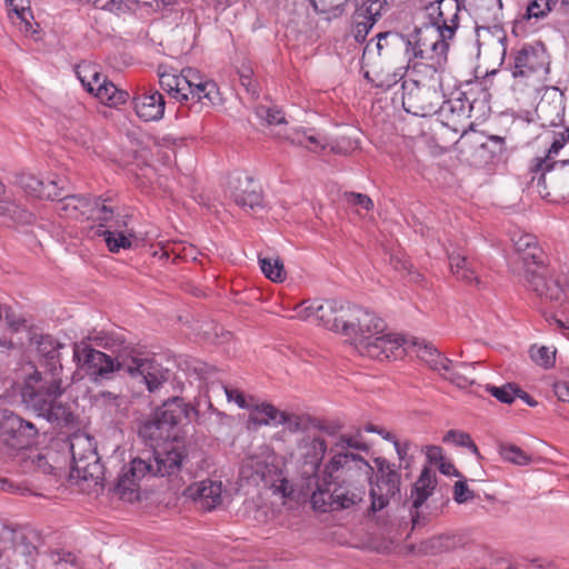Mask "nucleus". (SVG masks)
I'll return each instance as SVG.
<instances>
[{
  "mask_svg": "<svg viewBox=\"0 0 569 569\" xmlns=\"http://www.w3.org/2000/svg\"><path fill=\"white\" fill-rule=\"evenodd\" d=\"M470 108L468 109L463 101L457 100H445L438 108L436 114H438L441 123L453 131H459V127L469 114Z\"/></svg>",
  "mask_w": 569,
  "mask_h": 569,
  "instance_id": "29",
  "label": "nucleus"
},
{
  "mask_svg": "<svg viewBox=\"0 0 569 569\" xmlns=\"http://www.w3.org/2000/svg\"><path fill=\"white\" fill-rule=\"evenodd\" d=\"M536 112L543 127H556L562 123L565 104L562 93L558 88H552L537 104Z\"/></svg>",
  "mask_w": 569,
  "mask_h": 569,
  "instance_id": "22",
  "label": "nucleus"
},
{
  "mask_svg": "<svg viewBox=\"0 0 569 569\" xmlns=\"http://www.w3.org/2000/svg\"><path fill=\"white\" fill-rule=\"evenodd\" d=\"M447 54L430 56L427 60L417 59L408 64L416 77L407 81L418 86L442 89L443 73L447 67Z\"/></svg>",
  "mask_w": 569,
  "mask_h": 569,
  "instance_id": "15",
  "label": "nucleus"
},
{
  "mask_svg": "<svg viewBox=\"0 0 569 569\" xmlns=\"http://www.w3.org/2000/svg\"><path fill=\"white\" fill-rule=\"evenodd\" d=\"M481 149L491 154L492 161H499L507 152L505 138L500 136H490L488 140L481 144Z\"/></svg>",
  "mask_w": 569,
  "mask_h": 569,
  "instance_id": "46",
  "label": "nucleus"
},
{
  "mask_svg": "<svg viewBox=\"0 0 569 569\" xmlns=\"http://www.w3.org/2000/svg\"><path fill=\"white\" fill-rule=\"evenodd\" d=\"M518 386L515 383H506L501 387L488 386L487 390L492 397L503 403H511L517 395Z\"/></svg>",
  "mask_w": 569,
  "mask_h": 569,
  "instance_id": "48",
  "label": "nucleus"
},
{
  "mask_svg": "<svg viewBox=\"0 0 569 569\" xmlns=\"http://www.w3.org/2000/svg\"><path fill=\"white\" fill-rule=\"evenodd\" d=\"M93 217L99 221L97 229H110L119 227L118 222L110 223L113 218V209L101 202L100 198L93 199Z\"/></svg>",
  "mask_w": 569,
  "mask_h": 569,
  "instance_id": "42",
  "label": "nucleus"
},
{
  "mask_svg": "<svg viewBox=\"0 0 569 569\" xmlns=\"http://www.w3.org/2000/svg\"><path fill=\"white\" fill-rule=\"evenodd\" d=\"M410 39V60H427L430 56L447 54L449 39L438 36V30L426 23L408 33Z\"/></svg>",
  "mask_w": 569,
  "mask_h": 569,
  "instance_id": "12",
  "label": "nucleus"
},
{
  "mask_svg": "<svg viewBox=\"0 0 569 569\" xmlns=\"http://www.w3.org/2000/svg\"><path fill=\"white\" fill-rule=\"evenodd\" d=\"M132 103L137 116L143 121H156L163 116L166 102L158 91L139 94Z\"/></svg>",
  "mask_w": 569,
  "mask_h": 569,
  "instance_id": "28",
  "label": "nucleus"
},
{
  "mask_svg": "<svg viewBox=\"0 0 569 569\" xmlns=\"http://www.w3.org/2000/svg\"><path fill=\"white\" fill-rule=\"evenodd\" d=\"M138 432L144 441H150L151 443H159L160 441L167 443L179 439L177 431L169 429L166 423L161 425L152 415L140 425Z\"/></svg>",
  "mask_w": 569,
  "mask_h": 569,
  "instance_id": "31",
  "label": "nucleus"
},
{
  "mask_svg": "<svg viewBox=\"0 0 569 569\" xmlns=\"http://www.w3.org/2000/svg\"><path fill=\"white\" fill-rule=\"evenodd\" d=\"M427 459L432 465H438L442 459V449L438 446L426 447Z\"/></svg>",
  "mask_w": 569,
  "mask_h": 569,
  "instance_id": "63",
  "label": "nucleus"
},
{
  "mask_svg": "<svg viewBox=\"0 0 569 569\" xmlns=\"http://www.w3.org/2000/svg\"><path fill=\"white\" fill-rule=\"evenodd\" d=\"M62 446L71 453V480L91 481L94 486L104 487V468L100 462L92 437L84 432H76L63 440Z\"/></svg>",
  "mask_w": 569,
  "mask_h": 569,
  "instance_id": "5",
  "label": "nucleus"
},
{
  "mask_svg": "<svg viewBox=\"0 0 569 569\" xmlns=\"http://www.w3.org/2000/svg\"><path fill=\"white\" fill-rule=\"evenodd\" d=\"M73 360L93 382L111 380L116 373L126 372L137 382L146 385L151 393L158 391L169 378L168 369L154 359L143 358L132 347L117 349L113 356L81 341L73 346Z\"/></svg>",
  "mask_w": 569,
  "mask_h": 569,
  "instance_id": "2",
  "label": "nucleus"
},
{
  "mask_svg": "<svg viewBox=\"0 0 569 569\" xmlns=\"http://www.w3.org/2000/svg\"><path fill=\"white\" fill-rule=\"evenodd\" d=\"M38 428L16 412L0 410V437L3 442L14 449L30 446L38 436Z\"/></svg>",
  "mask_w": 569,
  "mask_h": 569,
  "instance_id": "10",
  "label": "nucleus"
},
{
  "mask_svg": "<svg viewBox=\"0 0 569 569\" xmlns=\"http://www.w3.org/2000/svg\"><path fill=\"white\" fill-rule=\"evenodd\" d=\"M342 198L348 204L352 207H360L366 211H371L373 209V201L367 194L358 192H345Z\"/></svg>",
  "mask_w": 569,
  "mask_h": 569,
  "instance_id": "53",
  "label": "nucleus"
},
{
  "mask_svg": "<svg viewBox=\"0 0 569 569\" xmlns=\"http://www.w3.org/2000/svg\"><path fill=\"white\" fill-rule=\"evenodd\" d=\"M287 415L288 412L279 410L271 403L262 402L256 405L252 412L249 413L248 429H257L270 423L273 426L286 425L280 416Z\"/></svg>",
  "mask_w": 569,
  "mask_h": 569,
  "instance_id": "30",
  "label": "nucleus"
},
{
  "mask_svg": "<svg viewBox=\"0 0 569 569\" xmlns=\"http://www.w3.org/2000/svg\"><path fill=\"white\" fill-rule=\"evenodd\" d=\"M93 93L101 102L110 107L120 106L129 98L127 91L118 89L108 78H103L102 82H99Z\"/></svg>",
  "mask_w": 569,
  "mask_h": 569,
  "instance_id": "33",
  "label": "nucleus"
},
{
  "mask_svg": "<svg viewBox=\"0 0 569 569\" xmlns=\"http://www.w3.org/2000/svg\"><path fill=\"white\" fill-rule=\"evenodd\" d=\"M386 4L387 0H367L360 8L357 9L358 16L373 18L377 22L378 18L381 17V11Z\"/></svg>",
  "mask_w": 569,
  "mask_h": 569,
  "instance_id": "49",
  "label": "nucleus"
},
{
  "mask_svg": "<svg viewBox=\"0 0 569 569\" xmlns=\"http://www.w3.org/2000/svg\"><path fill=\"white\" fill-rule=\"evenodd\" d=\"M412 345L417 347V355L430 369L435 371H443L442 376L451 381H455L451 371L452 361L445 357L433 345L425 340L415 338Z\"/></svg>",
  "mask_w": 569,
  "mask_h": 569,
  "instance_id": "24",
  "label": "nucleus"
},
{
  "mask_svg": "<svg viewBox=\"0 0 569 569\" xmlns=\"http://www.w3.org/2000/svg\"><path fill=\"white\" fill-rule=\"evenodd\" d=\"M222 388L229 401H234L241 409H248L250 412H252L254 406L257 405L254 403V399L252 397L247 399L244 395L238 389L229 388L227 386H222Z\"/></svg>",
  "mask_w": 569,
  "mask_h": 569,
  "instance_id": "51",
  "label": "nucleus"
},
{
  "mask_svg": "<svg viewBox=\"0 0 569 569\" xmlns=\"http://www.w3.org/2000/svg\"><path fill=\"white\" fill-rule=\"evenodd\" d=\"M553 391L559 400L569 402V380L556 382Z\"/></svg>",
  "mask_w": 569,
  "mask_h": 569,
  "instance_id": "62",
  "label": "nucleus"
},
{
  "mask_svg": "<svg viewBox=\"0 0 569 569\" xmlns=\"http://www.w3.org/2000/svg\"><path fill=\"white\" fill-rule=\"evenodd\" d=\"M63 392L61 377L47 376L34 370L24 379L20 398L24 408L37 417L59 426H69L74 422V416L67 405L58 401Z\"/></svg>",
  "mask_w": 569,
  "mask_h": 569,
  "instance_id": "4",
  "label": "nucleus"
},
{
  "mask_svg": "<svg viewBox=\"0 0 569 569\" xmlns=\"http://www.w3.org/2000/svg\"><path fill=\"white\" fill-rule=\"evenodd\" d=\"M437 486L436 471L429 467H425L415 481L411 488L410 499L412 500L410 507V515L412 526L416 527L419 523V511L418 509L432 496Z\"/></svg>",
  "mask_w": 569,
  "mask_h": 569,
  "instance_id": "20",
  "label": "nucleus"
},
{
  "mask_svg": "<svg viewBox=\"0 0 569 569\" xmlns=\"http://www.w3.org/2000/svg\"><path fill=\"white\" fill-rule=\"evenodd\" d=\"M6 323L12 332H19L21 329L26 328L27 321L24 318L17 316L13 312H7Z\"/></svg>",
  "mask_w": 569,
  "mask_h": 569,
  "instance_id": "61",
  "label": "nucleus"
},
{
  "mask_svg": "<svg viewBox=\"0 0 569 569\" xmlns=\"http://www.w3.org/2000/svg\"><path fill=\"white\" fill-rule=\"evenodd\" d=\"M475 498V492L470 490L466 481L459 480L453 486V500L457 503H465Z\"/></svg>",
  "mask_w": 569,
  "mask_h": 569,
  "instance_id": "57",
  "label": "nucleus"
},
{
  "mask_svg": "<svg viewBox=\"0 0 569 569\" xmlns=\"http://www.w3.org/2000/svg\"><path fill=\"white\" fill-rule=\"evenodd\" d=\"M402 89L403 109L418 117L436 114L445 99L443 89H436L433 87L418 86L408 82L402 83Z\"/></svg>",
  "mask_w": 569,
  "mask_h": 569,
  "instance_id": "8",
  "label": "nucleus"
},
{
  "mask_svg": "<svg viewBox=\"0 0 569 569\" xmlns=\"http://www.w3.org/2000/svg\"><path fill=\"white\" fill-rule=\"evenodd\" d=\"M221 482L210 479L189 485L184 495L200 505L206 510L213 509L221 502Z\"/></svg>",
  "mask_w": 569,
  "mask_h": 569,
  "instance_id": "25",
  "label": "nucleus"
},
{
  "mask_svg": "<svg viewBox=\"0 0 569 569\" xmlns=\"http://www.w3.org/2000/svg\"><path fill=\"white\" fill-rule=\"evenodd\" d=\"M256 114L266 124L273 126L274 132L279 129L286 130L287 128H282V126L287 124L286 118L280 109L276 107H267V106H258L256 108Z\"/></svg>",
  "mask_w": 569,
  "mask_h": 569,
  "instance_id": "38",
  "label": "nucleus"
},
{
  "mask_svg": "<svg viewBox=\"0 0 569 569\" xmlns=\"http://www.w3.org/2000/svg\"><path fill=\"white\" fill-rule=\"evenodd\" d=\"M376 21L373 18H368L366 16H358V11L356 10L353 16V29L352 34L355 40L358 43H362L366 41V38L372 27L375 26Z\"/></svg>",
  "mask_w": 569,
  "mask_h": 569,
  "instance_id": "44",
  "label": "nucleus"
},
{
  "mask_svg": "<svg viewBox=\"0 0 569 569\" xmlns=\"http://www.w3.org/2000/svg\"><path fill=\"white\" fill-rule=\"evenodd\" d=\"M535 49L532 47H523L521 48L516 57H515V70H513V76L515 77H518V76H523L526 73L525 69H528L529 71H533L535 70V66H533V62H532V58L535 57Z\"/></svg>",
  "mask_w": 569,
  "mask_h": 569,
  "instance_id": "43",
  "label": "nucleus"
},
{
  "mask_svg": "<svg viewBox=\"0 0 569 569\" xmlns=\"http://www.w3.org/2000/svg\"><path fill=\"white\" fill-rule=\"evenodd\" d=\"M197 76V70L187 68L183 69L181 74L178 77L179 86L174 91V98L178 100H188L192 90L190 89V77Z\"/></svg>",
  "mask_w": 569,
  "mask_h": 569,
  "instance_id": "47",
  "label": "nucleus"
},
{
  "mask_svg": "<svg viewBox=\"0 0 569 569\" xmlns=\"http://www.w3.org/2000/svg\"><path fill=\"white\" fill-rule=\"evenodd\" d=\"M28 340L31 346H34L40 365L44 368L42 373L61 377L62 365L60 349H62L64 345L56 340L51 335L38 333L36 331L29 332Z\"/></svg>",
  "mask_w": 569,
  "mask_h": 569,
  "instance_id": "14",
  "label": "nucleus"
},
{
  "mask_svg": "<svg viewBox=\"0 0 569 569\" xmlns=\"http://www.w3.org/2000/svg\"><path fill=\"white\" fill-rule=\"evenodd\" d=\"M350 305L336 300H328L317 306L300 307L298 317L307 319L315 316L316 319L327 329L345 333L348 311Z\"/></svg>",
  "mask_w": 569,
  "mask_h": 569,
  "instance_id": "13",
  "label": "nucleus"
},
{
  "mask_svg": "<svg viewBox=\"0 0 569 569\" xmlns=\"http://www.w3.org/2000/svg\"><path fill=\"white\" fill-rule=\"evenodd\" d=\"M94 234L100 236L106 241L108 249L111 252H119L120 249H128L131 247V239L127 237L122 231L110 229H96Z\"/></svg>",
  "mask_w": 569,
  "mask_h": 569,
  "instance_id": "35",
  "label": "nucleus"
},
{
  "mask_svg": "<svg viewBox=\"0 0 569 569\" xmlns=\"http://www.w3.org/2000/svg\"><path fill=\"white\" fill-rule=\"evenodd\" d=\"M390 263L396 270L408 272V274H410L412 277V280L416 282L420 281L422 278V276L419 272L412 271V264L405 257L392 254L390 257Z\"/></svg>",
  "mask_w": 569,
  "mask_h": 569,
  "instance_id": "56",
  "label": "nucleus"
},
{
  "mask_svg": "<svg viewBox=\"0 0 569 569\" xmlns=\"http://www.w3.org/2000/svg\"><path fill=\"white\" fill-rule=\"evenodd\" d=\"M159 82L161 88L169 94L174 96V91L179 86V74L169 72L166 68L159 67L158 69Z\"/></svg>",
  "mask_w": 569,
  "mask_h": 569,
  "instance_id": "54",
  "label": "nucleus"
},
{
  "mask_svg": "<svg viewBox=\"0 0 569 569\" xmlns=\"http://www.w3.org/2000/svg\"><path fill=\"white\" fill-rule=\"evenodd\" d=\"M60 182H64V178L56 177L51 180L44 182L32 173H21L17 178V183L28 194L39 198V199H48L56 200L57 197L62 194L64 190V186L60 187V191H51L50 187H58Z\"/></svg>",
  "mask_w": 569,
  "mask_h": 569,
  "instance_id": "23",
  "label": "nucleus"
},
{
  "mask_svg": "<svg viewBox=\"0 0 569 569\" xmlns=\"http://www.w3.org/2000/svg\"><path fill=\"white\" fill-rule=\"evenodd\" d=\"M299 449L302 450L303 459L300 488L305 495H309V491L312 488H318V483L321 481L318 471L327 451V443L321 438L307 436L300 440Z\"/></svg>",
  "mask_w": 569,
  "mask_h": 569,
  "instance_id": "9",
  "label": "nucleus"
},
{
  "mask_svg": "<svg viewBox=\"0 0 569 569\" xmlns=\"http://www.w3.org/2000/svg\"><path fill=\"white\" fill-rule=\"evenodd\" d=\"M558 3V0H532L526 12V18L540 19L546 17Z\"/></svg>",
  "mask_w": 569,
  "mask_h": 569,
  "instance_id": "45",
  "label": "nucleus"
},
{
  "mask_svg": "<svg viewBox=\"0 0 569 569\" xmlns=\"http://www.w3.org/2000/svg\"><path fill=\"white\" fill-rule=\"evenodd\" d=\"M262 273L273 282H282L286 279V270L280 258L259 257Z\"/></svg>",
  "mask_w": 569,
  "mask_h": 569,
  "instance_id": "36",
  "label": "nucleus"
},
{
  "mask_svg": "<svg viewBox=\"0 0 569 569\" xmlns=\"http://www.w3.org/2000/svg\"><path fill=\"white\" fill-rule=\"evenodd\" d=\"M375 463L377 467L376 479L372 480V475H370L367 481L370 482L371 488L369 491V496L371 499L370 507L368 509L369 513H376L382 509H385L391 498H395L400 493V485H401V475L396 469L395 465H391L385 458H376Z\"/></svg>",
  "mask_w": 569,
  "mask_h": 569,
  "instance_id": "6",
  "label": "nucleus"
},
{
  "mask_svg": "<svg viewBox=\"0 0 569 569\" xmlns=\"http://www.w3.org/2000/svg\"><path fill=\"white\" fill-rule=\"evenodd\" d=\"M555 351H551L547 347H532L530 349V357L531 359L539 366L542 367H550L555 362Z\"/></svg>",
  "mask_w": 569,
  "mask_h": 569,
  "instance_id": "50",
  "label": "nucleus"
},
{
  "mask_svg": "<svg viewBox=\"0 0 569 569\" xmlns=\"http://www.w3.org/2000/svg\"><path fill=\"white\" fill-rule=\"evenodd\" d=\"M8 9L13 12L17 18L23 23L26 32H36L32 29L31 20L33 19L32 11L29 7V0H6Z\"/></svg>",
  "mask_w": 569,
  "mask_h": 569,
  "instance_id": "37",
  "label": "nucleus"
},
{
  "mask_svg": "<svg viewBox=\"0 0 569 569\" xmlns=\"http://www.w3.org/2000/svg\"><path fill=\"white\" fill-rule=\"evenodd\" d=\"M58 200L57 211L67 217L79 219L81 217H93V200L80 194H71L69 191H62V194L56 198Z\"/></svg>",
  "mask_w": 569,
  "mask_h": 569,
  "instance_id": "26",
  "label": "nucleus"
},
{
  "mask_svg": "<svg viewBox=\"0 0 569 569\" xmlns=\"http://www.w3.org/2000/svg\"><path fill=\"white\" fill-rule=\"evenodd\" d=\"M203 452L180 439L163 443L147 458L137 457L122 468L111 490L121 500L139 498V482L144 478L168 477L177 486L186 485L203 469Z\"/></svg>",
  "mask_w": 569,
  "mask_h": 569,
  "instance_id": "1",
  "label": "nucleus"
},
{
  "mask_svg": "<svg viewBox=\"0 0 569 569\" xmlns=\"http://www.w3.org/2000/svg\"><path fill=\"white\" fill-rule=\"evenodd\" d=\"M377 43L375 49L379 57L387 60H403L407 66L412 61L410 60V39L408 34H402L397 31L380 32L377 34Z\"/></svg>",
  "mask_w": 569,
  "mask_h": 569,
  "instance_id": "17",
  "label": "nucleus"
},
{
  "mask_svg": "<svg viewBox=\"0 0 569 569\" xmlns=\"http://www.w3.org/2000/svg\"><path fill=\"white\" fill-rule=\"evenodd\" d=\"M229 191L234 203L241 208L256 209L262 206V193L249 176H237L229 180Z\"/></svg>",
  "mask_w": 569,
  "mask_h": 569,
  "instance_id": "19",
  "label": "nucleus"
},
{
  "mask_svg": "<svg viewBox=\"0 0 569 569\" xmlns=\"http://www.w3.org/2000/svg\"><path fill=\"white\" fill-rule=\"evenodd\" d=\"M357 351L362 356L373 359H389L396 349L401 346V339L392 338L389 335L360 336L353 343Z\"/></svg>",
  "mask_w": 569,
  "mask_h": 569,
  "instance_id": "18",
  "label": "nucleus"
},
{
  "mask_svg": "<svg viewBox=\"0 0 569 569\" xmlns=\"http://www.w3.org/2000/svg\"><path fill=\"white\" fill-rule=\"evenodd\" d=\"M448 259L451 272L457 277L458 280H461L466 283H476L479 284L480 280L476 274V270L472 266V262L468 259V257L458 249H453L448 252Z\"/></svg>",
  "mask_w": 569,
  "mask_h": 569,
  "instance_id": "32",
  "label": "nucleus"
},
{
  "mask_svg": "<svg viewBox=\"0 0 569 569\" xmlns=\"http://www.w3.org/2000/svg\"><path fill=\"white\" fill-rule=\"evenodd\" d=\"M547 169L558 171L559 176L569 181V159L562 161H556L552 164H547Z\"/></svg>",
  "mask_w": 569,
  "mask_h": 569,
  "instance_id": "64",
  "label": "nucleus"
},
{
  "mask_svg": "<svg viewBox=\"0 0 569 569\" xmlns=\"http://www.w3.org/2000/svg\"><path fill=\"white\" fill-rule=\"evenodd\" d=\"M386 325L382 319L357 306H351L348 311L345 327V336L351 339L353 345L360 336H376L385 331Z\"/></svg>",
  "mask_w": 569,
  "mask_h": 569,
  "instance_id": "16",
  "label": "nucleus"
},
{
  "mask_svg": "<svg viewBox=\"0 0 569 569\" xmlns=\"http://www.w3.org/2000/svg\"><path fill=\"white\" fill-rule=\"evenodd\" d=\"M302 134H306V132L305 131H299V130H291V131H289L288 129H286V130L279 129L277 132L273 133V136H276L279 139L288 140L292 144H296V146H299V147H305V148L316 152L315 148H312L311 146L306 143V139H303Z\"/></svg>",
  "mask_w": 569,
  "mask_h": 569,
  "instance_id": "52",
  "label": "nucleus"
},
{
  "mask_svg": "<svg viewBox=\"0 0 569 569\" xmlns=\"http://www.w3.org/2000/svg\"><path fill=\"white\" fill-rule=\"evenodd\" d=\"M513 242L522 262L523 273L528 269H533L545 263V253L538 246L535 236L529 233L521 234Z\"/></svg>",
  "mask_w": 569,
  "mask_h": 569,
  "instance_id": "27",
  "label": "nucleus"
},
{
  "mask_svg": "<svg viewBox=\"0 0 569 569\" xmlns=\"http://www.w3.org/2000/svg\"><path fill=\"white\" fill-rule=\"evenodd\" d=\"M346 0H310L313 10L320 14H328V19L338 18L345 12Z\"/></svg>",
  "mask_w": 569,
  "mask_h": 569,
  "instance_id": "40",
  "label": "nucleus"
},
{
  "mask_svg": "<svg viewBox=\"0 0 569 569\" xmlns=\"http://www.w3.org/2000/svg\"><path fill=\"white\" fill-rule=\"evenodd\" d=\"M97 347L108 349L114 356V351L120 348L131 347L126 343L121 335L117 332L101 331L91 338Z\"/></svg>",
  "mask_w": 569,
  "mask_h": 569,
  "instance_id": "39",
  "label": "nucleus"
},
{
  "mask_svg": "<svg viewBox=\"0 0 569 569\" xmlns=\"http://www.w3.org/2000/svg\"><path fill=\"white\" fill-rule=\"evenodd\" d=\"M280 418H282V421L286 422L284 426L292 433L302 431L306 429L302 418L298 415L288 413L287 416H280Z\"/></svg>",
  "mask_w": 569,
  "mask_h": 569,
  "instance_id": "58",
  "label": "nucleus"
},
{
  "mask_svg": "<svg viewBox=\"0 0 569 569\" xmlns=\"http://www.w3.org/2000/svg\"><path fill=\"white\" fill-rule=\"evenodd\" d=\"M197 415L198 412L193 407L183 403L182 399L178 397L164 401L162 406L152 413L161 425L166 423L167 427L173 431H177V426L181 422L182 418L190 420L192 416Z\"/></svg>",
  "mask_w": 569,
  "mask_h": 569,
  "instance_id": "21",
  "label": "nucleus"
},
{
  "mask_svg": "<svg viewBox=\"0 0 569 569\" xmlns=\"http://www.w3.org/2000/svg\"><path fill=\"white\" fill-rule=\"evenodd\" d=\"M76 73L88 92L93 93L94 89L107 78L98 70V66L91 62H82L77 66Z\"/></svg>",
  "mask_w": 569,
  "mask_h": 569,
  "instance_id": "34",
  "label": "nucleus"
},
{
  "mask_svg": "<svg viewBox=\"0 0 569 569\" xmlns=\"http://www.w3.org/2000/svg\"><path fill=\"white\" fill-rule=\"evenodd\" d=\"M373 468L357 453H335L325 466L318 488L309 491L315 509L320 511L347 509L361 501L362 488L355 483L365 482Z\"/></svg>",
  "mask_w": 569,
  "mask_h": 569,
  "instance_id": "3",
  "label": "nucleus"
},
{
  "mask_svg": "<svg viewBox=\"0 0 569 569\" xmlns=\"http://www.w3.org/2000/svg\"><path fill=\"white\" fill-rule=\"evenodd\" d=\"M499 455L511 463L526 466L530 462V457L516 445L502 443L498 445Z\"/></svg>",
  "mask_w": 569,
  "mask_h": 569,
  "instance_id": "41",
  "label": "nucleus"
},
{
  "mask_svg": "<svg viewBox=\"0 0 569 569\" xmlns=\"http://www.w3.org/2000/svg\"><path fill=\"white\" fill-rule=\"evenodd\" d=\"M569 142V127L555 136L553 141L549 148L548 156L557 154L563 146Z\"/></svg>",
  "mask_w": 569,
  "mask_h": 569,
  "instance_id": "59",
  "label": "nucleus"
},
{
  "mask_svg": "<svg viewBox=\"0 0 569 569\" xmlns=\"http://www.w3.org/2000/svg\"><path fill=\"white\" fill-rule=\"evenodd\" d=\"M469 439H470V436L463 431L449 430L446 433L443 441H453L457 446L466 448Z\"/></svg>",
  "mask_w": 569,
  "mask_h": 569,
  "instance_id": "60",
  "label": "nucleus"
},
{
  "mask_svg": "<svg viewBox=\"0 0 569 569\" xmlns=\"http://www.w3.org/2000/svg\"><path fill=\"white\" fill-rule=\"evenodd\" d=\"M459 0H438L426 7V14L431 27L438 30V36L451 40L459 28Z\"/></svg>",
  "mask_w": 569,
  "mask_h": 569,
  "instance_id": "11",
  "label": "nucleus"
},
{
  "mask_svg": "<svg viewBox=\"0 0 569 569\" xmlns=\"http://www.w3.org/2000/svg\"><path fill=\"white\" fill-rule=\"evenodd\" d=\"M525 286L543 301L562 305L567 300V279L562 274L550 273L543 264L528 269L523 273Z\"/></svg>",
  "mask_w": 569,
  "mask_h": 569,
  "instance_id": "7",
  "label": "nucleus"
},
{
  "mask_svg": "<svg viewBox=\"0 0 569 569\" xmlns=\"http://www.w3.org/2000/svg\"><path fill=\"white\" fill-rule=\"evenodd\" d=\"M348 448H353L362 451L368 450V446L365 442H360L350 436L342 435L340 436L339 440L335 443V447L331 449V451L337 449L338 451L336 453H350L349 451H347Z\"/></svg>",
  "mask_w": 569,
  "mask_h": 569,
  "instance_id": "55",
  "label": "nucleus"
}]
</instances>
